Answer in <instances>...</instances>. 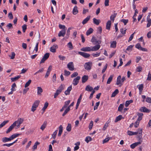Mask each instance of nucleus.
Instances as JSON below:
<instances>
[{"mask_svg": "<svg viewBox=\"0 0 151 151\" xmlns=\"http://www.w3.org/2000/svg\"><path fill=\"white\" fill-rule=\"evenodd\" d=\"M67 45L68 47L71 50L73 48L72 44L70 42H69L68 44Z\"/></svg>", "mask_w": 151, "mask_h": 151, "instance_id": "nucleus-52", "label": "nucleus"}, {"mask_svg": "<svg viewBox=\"0 0 151 151\" xmlns=\"http://www.w3.org/2000/svg\"><path fill=\"white\" fill-rule=\"evenodd\" d=\"M139 111L142 112L149 113L150 111L147 109L145 107H142L139 109Z\"/></svg>", "mask_w": 151, "mask_h": 151, "instance_id": "nucleus-7", "label": "nucleus"}, {"mask_svg": "<svg viewBox=\"0 0 151 151\" xmlns=\"http://www.w3.org/2000/svg\"><path fill=\"white\" fill-rule=\"evenodd\" d=\"M50 54L48 53H46L44 55L43 58L47 60L49 57Z\"/></svg>", "mask_w": 151, "mask_h": 151, "instance_id": "nucleus-53", "label": "nucleus"}, {"mask_svg": "<svg viewBox=\"0 0 151 151\" xmlns=\"http://www.w3.org/2000/svg\"><path fill=\"white\" fill-rule=\"evenodd\" d=\"M15 87H16V84L15 83H14L12 86L11 90H12V91H15Z\"/></svg>", "mask_w": 151, "mask_h": 151, "instance_id": "nucleus-55", "label": "nucleus"}, {"mask_svg": "<svg viewBox=\"0 0 151 151\" xmlns=\"http://www.w3.org/2000/svg\"><path fill=\"white\" fill-rule=\"evenodd\" d=\"M24 121V119L22 118H19L17 121H15L13 123L15 124V126L17 127L15 128L16 129H18L20 125Z\"/></svg>", "mask_w": 151, "mask_h": 151, "instance_id": "nucleus-1", "label": "nucleus"}, {"mask_svg": "<svg viewBox=\"0 0 151 151\" xmlns=\"http://www.w3.org/2000/svg\"><path fill=\"white\" fill-rule=\"evenodd\" d=\"M61 93L58 91L56 90V92L55 93L54 95V98H56L58 95L59 94Z\"/></svg>", "mask_w": 151, "mask_h": 151, "instance_id": "nucleus-58", "label": "nucleus"}, {"mask_svg": "<svg viewBox=\"0 0 151 151\" xmlns=\"http://www.w3.org/2000/svg\"><path fill=\"white\" fill-rule=\"evenodd\" d=\"M15 124L13 123V124L9 127L6 131V133L7 134L9 133L13 129L14 127H15Z\"/></svg>", "mask_w": 151, "mask_h": 151, "instance_id": "nucleus-13", "label": "nucleus"}, {"mask_svg": "<svg viewBox=\"0 0 151 151\" xmlns=\"http://www.w3.org/2000/svg\"><path fill=\"white\" fill-rule=\"evenodd\" d=\"M80 78L81 77L79 76H78L74 78L73 81V84L75 86L77 85L78 83Z\"/></svg>", "mask_w": 151, "mask_h": 151, "instance_id": "nucleus-4", "label": "nucleus"}, {"mask_svg": "<svg viewBox=\"0 0 151 151\" xmlns=\"http://www.w3.org/2000/svg\"><path fill=\"white\" fill-rule=\"evenodd\" d=\"M93 28H90L88 30H87L86 32V35L88 36L92 33L93 32Z\"/></svg>", "mask_w": 151, "mask_h": 151, "instance_id": "nucleus-27", "label": "nucleus"}, {"mask_svg": "<svg viewBox=\"0 0 151 151\" xmlns=\"http://www.w3.org/2000/svg\"><path fill=\"white\" fill-rule=\"evenodd\" d=\"M128 19H122L121 20V21L124 23V25H126L127 24L128 22Z\"/></svg>", "mask_w": 151, "mask_h": 151, "instance_id": "nucleus-54", "label": "nucleus"}, {"mask_svg": "<svg viewBox=\"0 0 151 151\" xmlns=\"http://www.w3.org/2000/svg\"><path fill=\"white\" fill-rule=\"evenodd\" d=\"M88 76H87L84 75L82 78V82L83 83L86 82L88 79Z\"/></svg>", "mask_w": 151, "mask_h": 151, "instance_id": "nucleus-14", "label": "nucleus"}, {"mask_svg": "<svg viewBox=\"0 0 151 151\" xmlns=\"http://www.w3.org/2000/svg\"><path fill=\"white\" fill-rule=\"evenodd\" d=\"M59 27L60 29H63L66 30L67 28L64 25H62L61 24H59Z\"/></svg>", "mask_w": 151, "mask_h": 151, "instance_id": "nucleus-49", "label": "nucleus"}, {"mask_svg": "<svg viewBox=\"0 0 151 151\" xmlns=\"http://www.w3.org/2000/svg\"><path fill=\"white\" fill-rule=\"evenodd\" d=\"M111 21L109 20L106 23V29L108 30L110 29L111 25Z\"/></svg>", "mask_w": 151, "mask_h": 151, "instance_id": "nucleus-19", "label": "nucleus"}, {"mask_svg": "<svg viewBox=\"0 0 151 151\" xmlns=\"http://www.w3.org/2000/svg\"><path fill=\"white\" fill-rule=\"evenodd\" d=\"M119 90L118 89H116L112 93L111 95V97H115L118 93Z\"/></svg>", "mask_w": 151, "mask_h": 151, "instance_id": "nucleus-35", "label": "nucleus"}, {"mask_svg": "<svg viewBox=\"0 0 151 151\" xmlns=\"http://www.w3.org/2000/svg\"><path fill=\"white\" fill-rule=\"evenodd\" d=\"M58 131V130H56L55 132H54L53 133L52 135V138L54 139H55L57 133Z\"/></svg>", "mask_w": 151, "mask_h": 151, "instance_id": "nucleus-50", "label": "nucleus"}, {"mask_svg": "<svg viewBox=\"0 0 151 151\" xmlns=\"http://www.w3.org/2000/svg\"><path fill=\"white\" fill-rule=\"evenodd\" d=\"M128 134L129 135H137L138 134V132H133L132 131H127Z\"/></svg>", "mask_w": 151, "mask_h": 151, "instance_id": "nucleus-30", "label": "nucleus"}, {"mask_svg": "<svg viewBox=\"0 0 151 151\" xmlns=\"http://www.w3.org/2000/svg\"><path fill=\"white\" fill-rule=\"evenodd\" d=\"M48 104H49L47 102H46L45 103L44 105V106L42 109V110L43 111V112H42V114L44 113V112L45 111L48 107Z\"/></svg>", "mask_w": 151, "mask_h": 151, "instance_id": "nucleus-25", "label": "nucleus"}, {"mask_svg": "<svg viewBox=\"0 0 151 151\" xmlns=\"http://www.w3.org/2000/svg\"><path fill=\"white\" fill-rule=\"evenodd\" d=\"M142 68L141 66H139L137 67L136 68V71L137 72H139L142 70Z\"/></svg>", "mask_w": 151, "mask_h": 151, "instance_id": "nucleus-57", "label": "nucleus"}, {"mask_svg": "<svg viewBox=\"0 0 151 151\" xmlns=\"http://www.w3.org/2000/svg\"><path fill=\"white\" fill-rule=\"evenodd\" d=\"M122 118V115H119L117 116L115 120V122H117L118 121L120 120Z\"/></svg>", "mask_w": 151, "mask_h": 151, "instance_id": "nucleus-40", "label": "nucleus"}, {"mask_svg": "<svg viewBox=\"0 0 151 151\" xmlns=\"http://www.w3.org/2000/svg\"><path fill=\"white\" fill-rule=\"evenodd\" d=\"M147 80L149 81H151V74L150 73V72H149L148 74V77L147 79Z\"/></svg>", "mask_w": 151, "mask_h": 151, "instance_id": "nucleus-64", "label": "nucleus"}, {"mask_svg": "<svg viewBox=\"0 0 151 151\" xmlns=\"http://www.w3.org/2000/svg\"><path fill=\"white\" fill-rule=\"evenodd\" d=\"M21 77V76L19 75L15 77L14 78H11V80L12 82H14L18 80L19 78Z\"/></svg>", "mask_w": 151, "mask_h": 151, "instance_id": "nucleus-29", "label": "nucleus"}, {"mask_svg": "<svg viewBox=\"0 0 151 151\" xmlns=\"http://www.w3.org/2000/svg\"><path fill=\"white\" fill-rule=\"evenodd\" d=\"M140 145L139 143L137 142L134 143L130 145V147L131 148L133 149L135 148L136 147Z\"/></svg>", "mask_w": 151, "mask_h": 151, "instance_id": "nucleus-31", "label": "nucleus"}, {"mask_svg": "<svg viewBox=\"0 0 151 151\" xmlns=\"http://www.w3.org/2000/svg\"><path fill=\"white\" fill-rule=\"evenodd\" d=\"M37 94L39 95H41V93L43 91L42 89L40 87H37Z\"/></svg>", "mask_w": 151, "mask_h": 151, "instance_id": "nucleus-23", "label": "nucleus"}, {"mask_svg": "<svg viewBox=\"0 0 151 151\" xmlns=\"http://www.w3.org/2000/svg\"><path fill=\"white\" fill-rule=\"evenodd\" d=\"M91 47H87L81 48V50L84 52H88L91 51Z\"/></svg>", "mask_w": 151, "mask_h": 151, "instance_id": "nucleus-11", "label": "nucleus"}, {"mask_svg": "<svg viewBox=\"0 0 151 151\" xmlns=\"http://www.w3.org/2000/svg\"><path fill=\"white\" fill-rule=\"evenodd\" d=\"M31 81H32L31 80H29L28 81L25 83L24 86V87L25 88H26L28 87L31 83Z\"/></svg>", "mask_w": 151, "mask_h": 151, "instance_id": "nucleus-48", "label": "nucleus"}, {"mask_svg": "<svg viewBox=\"0 0 151 151\" xmlns=\"http://www.w3.org/2000/svg\"><path fill=\"white\" fill-rule=\"evenodd\" d=\"M40 143L38 142L37 141L36 142L35 144L32 147V149L33 150H35L37 149V145H39Z\"/></svg>", "mask_w": 151, "mask_h": 151, "instance_id": "nucleus-46", "label": "nucleus"}, {"mask_svg": "<svg viewBox=\"0 0 151 151\" xmlns=\"http://www.w3.org/2000/svg\"><path fill=\"white\" fill-rule=\"evenodd\" d=\"M91 18L90 16H88L86 18L84 19L82 21V23L83 24H86L90 20Z\"/></svg>", "mask_w": 151, "mask_h": 151, "instance_id": "nucleus-16", "label": "nucleus"}, {"mask_svg": "<svg viewBox=\"0 0 151 151\" xmlns=\"http://www.w3.org/2000/svg\"><path fill=\"white\" fill-rule=\"evenodd\" d=\"M71 130V124L68 123L66 127V130L68 132H70Z\"/></svg>", "mask_w": 151, "mask_h": 151, "instance_id": "nucleus-41", "label": "nucleus"}, {"mask_svg": "<svg viewBox=\"0 0 151 151\" xmlns=\"http://www.w3.org/2000/svg\"><path fill=\"white\" fill-rule=\"evenodd\" d=\"M70 100H68V101H66L65 102V104L63 106L64 107H65V108H67L68 105L70 103Z\"/></svg>", "mask_w": 151, "mask_h": 151, "instance_id": "nucleus-47", "label": "nucleus"}, {"mask_svg": "<svg viewBox=\"0 0 151 151\" xmlns=\"http://www.w3.org/2000/svg\"><path fill=\"white\" fill-rule=\"evenodd\" d=\"M91 47V51H96L98 50L100 48V45H98L94 47Z\"/></svg>", "mask_w": 151, "mask_h": 151, "instance_id": "nucleus-9", "label": "nucleus"}, {"mask_svg": "<svg viewBox=\"0 0 151 151\" xmlns=\"http://www.w3.org/2000/svg\"><path fill=\"white\" fill-rule=\"evenodd\" d=\"M58 48V45H54L50 48V51L53 53H55L56 52V49Z\"/></svg>", "mask_w": 151, "mask_h": 151, "instance_id": "nucleus-8", "label": "nucleus"}, {"mask_svg": "<svg viewBox=\"0 0 151 151\" xmlns=\"http://www.w3.org/2000/svg\"><path fill=\"white\" fill-rule=\"evenodd\" d=\"M117 13H114L112 14L110 17V19L111 20H112L113 22L114 20L115 17H116Z\"/></svg>", "mask_w": 151, "mask_h": 151, "instance_id": "nucleus-33", "label": "nucleus"}, {"mask_svg": "<svg viewBox=\"0 0 151 151\" xmlns=\"http://www.w3.org/2000/svg\"><path fill=\"white\" fill-rule=\"evenodd\" d=\"M138 138V142H137L140 144L142 142V135H138L137 137Z\"/></svg>", "mask_w": 151, "mask_h": 151, "instance_id": "nucleus-38", "label": "nucleus"}, {"mask_svg": "<svg viewBox=\"0 0 151 151\" xmlns=\"http://www.w3.org/2000/svg\"><path fill=\"white\" fill-rule=\"evenodd\" d=\"M78 8L77 6H75L74 7L72 13L74 15H76L78 13Z\"/></svg>", "mask_w": 151, "mask_h": 151, "instance_id": "nucleus-21", "label": "nucleus"}, {"mask_svg": "<svg viewBox=\"0 0 151 151\" xmlns=\"http://www.w3.org/2000/svg\"><path fill=\"white\" fill-rule=\"evenodd\" d=\"M59 133L58 134V137H60L63 132V127L62 125H60L59 127Z\"/></svg>", "mask_w": 151, "mask_h": 151, "instance_id": "nucleus-20", "label": "nucleus"}, {"mask_svg": "<svg viewBox=\"0 0 151 151\" xmlns=\"http://www.w3.org/2000/svg\"><path fill=\"white\" fill-rule=\"evenodd\" d=\"M66 33L65 30L62 29L60 31L58 34V36L59 37L61 36L64 37Z\"/></svg>", "mask_w": 151, "mask_h": 151, "instance_id": "nucleus-10", "label": "nucleus"}, {"mask_svg": "<svg viewBox=\"0 0 151 151\" xmlns=\"http://www.w3.org/2000/svg\"><path fill=\"white\" fill-rule=\"evenodd\" d=\"M93 88L89 85L87 86L85 88V90L88 91H93Z\"/></svg>", "mask_w": 151, "mask_h": 151, "instance_id": "nucleus-22", "label": "nucleus"}, {"mask_svg": "<svg viewBox=\"0 0 151 151\" xmlns=\"http://www.w3.org/2000/svg\"><path fill=\"white\" fill-rule=\"evenodd\" d=\"M92 63L91 62H88L85 63L84 65L85 68L87 70H90L91 68V65Z\"/></svg>", "mask_w": 151, "mask_h": 151, "instance_id": "nucleus-5", "label": "nucleus"}, {"mask_svg": "<svg viewBox=\"0 0 151 151\" xmlns=\"http://www.w3.org/2000/svg\"><path fill=\"white\" fill-rule=\"evenodd\" d=\"M67 67L70 70H73L74 69L73 63V62H71L68 63L67 65Z\"/></svg>", "mask_w": 151, "mask_h": 151, "instance_id": "nucleus-3", "label": "nucleus"}, {"mask_svg": "<svg viewBox=\"0 0 151 151\" xmlns=\"http://www.w3.org/2000/svg\"><path fill=\"white\" fill-rule=\"evenodd\" d=\"M79 54L81 55L85 58H87L90 56V55L87 53L82 52H78Z\"/></svg>", "mask_w": 151, "mask_h": 151, "instance_id": "nucleus-6", "label": "nucleus"}, {"mask_svg": "<svg viewBox=\"0 0 151 151\" xmlns=\"http://www.w3.org/2000/svg\"><path fill=\"white\" fill-rule=\"evenodd\" d=\"M124 107V105L123 104H120L118 108V111L120 112L122 111Z\"/></svg>", "mask_w": 151, "mask_h": 151, "instance_id": "nucleus-36", "label": "nucleus"}, {"mask_svg": "<svg viewBox=\"0 0 151 151\" xmlns=\"http://www.w3.org/2000/svg\"><path fill=\"white\" fill-rule=\"evenodd\" d=\"M100 104V102L99 101L96 103V105L94 107V110H95L98 109V107Z\"/></svg>", "mask_w": 151, "mask_h": 151, "instance_id": "nucleus-59", "label": "nucleus"}, {"mask_svg": "<svg viewBox=\"0 0 151 151\" xmlns=\"http://www.w3.org/2000/svg\"><path fill=\"white\" fill-rule=\"evenodd\" d=\"M93 22L94 24L98 25L101 22V21L100 19H98L95 18H93Z\"/></svg>", "mask_w": 151, "mask_h": 151, "instance_id": "nucleus-17", "label": "nucleus"}, {"mask_svg": "<svg viewBox=\"0 0 151 151\" xmlns=\"http://www.w3.org/2000/svg\"><path fill=\"white\" fill-rule=\"evenodd\" d=\"M91 42L93 43H94L95 44H96L99 43V41H97L95 37H93L91 39Z\"/></svg>", "mask_w": 151, "mask_h": 151, "instance_id": "nucleus-34", "label": "nucleus"}, {"mask_svg": "<svg viewBox=\"0 0 151 151\" xmlns=\"http://www.w3.org/2000/svg\"><path fill=\"white\" fill-rule=\"evenodd\" d=\"M149 17L150 16L148 15L147 17V21L148 22L147 25V27H149L151 25V19H148V18H150Z\"/></svg>", "mask_w": 151, "mask_h": 151, "instance_id": "nucleus-26", "label": "nucleus"}, {"mask_svg": "<svg viewBox=\"0 0 151 151\" xmlns=\"http://www.w3.org/2000/svg\"><path fill=\"white\" fill-rule=\"evenodd\" d=\"M116 41H113L111 43L110 47L112 48H115L116 47Z\"/></svg>", "mask_w": 151, "mask_h": 151, "instance_id": "nucleus-39", "label": "nucleus"}, {"mask_svg": "<svg viewBox=\"0 0 151 151\" xmlns=\"http://www.w3.org/2000/svg\"><path fill=\"white\" fill-rule=\"evenodd\" d=\"M137 115L138 116V117L137 120L140 122L142 119V116L143 115V114L142 113H138L137 114Z\"/></svg>", "mask_w": 151, "mask_h": 151, "instance_id": "nucleus-28", "label": "nucleus"}, {"mask_svg": "<svg viewBox=\"0 0 151 151\" xmlns=\"http://www.w3.org/2000/svg\"><path fill=\"white\" fill-rule=\"evenodd\" d=\"M9 122V120L4 121L0 124V129L2 128Z\"/></svg>", "mask_w": 151, "mask_h": 151, "instance_id": "nucleus-37", "label": "nucleus"}, {"mask_svg": "<svg viewBox=\"0 0 151 151\" xmlns=\"http://www.w3.org/2000/svg\"><path fill=\"white\" fill-rule=\"evenodd\" d=\"M65 88V85L64 84H61L57 90L59 92L61 93Z\"/></svg>", "mask_w": 151, "mask_h": 151, "instance_id": "nucleus-15", "label": "nucleus"}, {"mask_svg": "<svg viewBox=\"0 0 151 151\" xmlns=\"http://www.w3.org/2000/svg\"><path fill=\"white\" fill-rule=\"evenodd\" d=\"M44 70V69L43 68H42L41 69H40L39 70H38L34 74V75H35L37 74V73H42V72Z\"/></svg>", "mask_w": 151, "mask_h": 151, "instance_id": "nucleus-61", "label": "nucleus"}, {"mask_svg": "<svg viewBox=\"0 0 151 151\" xmlns=\"http://www.w3.org/2000/svg\"><path fill=\"white\" fill-rule=\"evenodd\" d=\"M46 124L47 122H44L43 124L41 126V127L40 129H41L42 131L46 127Z\"/></svg>", "mask_w": 151, "mask_h": 151, "instance_id": "nucleus-43", "label": "nucleus"}, {"mask_svg": "<svg viewBox=\"0 0 151 151\" xmlns=\"http://www.w3.org/2000/svg\"><path fill=\"white\" fill-rule=\"evenodd\" d=\"M72 89V86H70L68 87L67 89L65 92V94L66 95H69L70 94V91Z\"/></svg>", "mask_w": 151, "mask_h": 151, "instance_id": "nucleus-12", "label": "nucleus"}, {"mask_svg": "<svg viewBox=\"0 0 151 151\" xmlns=\"http://www.w3.org/2000/svg\"><path fill=\"white\" fill-rule=\"evenodd\" d=\"M143 84H141L139 86V87H138L139 89V91L140 92H142L143 90Z\"/></svg>", "mask_w": 151, "mask_h": 151, "instance_id": "nucleus-51", "label": "nucleus"}, {"mask_svg": "<svg viewBox=\"0 0 151 151\" xmlns=\"http://www.w3.org/2000/svg\"><path fill=\"white\" fill-rule=\"evenodd\" d=\"M133 102L132 100H130L129 101H127L125 104V106L126 107H127L130 104Z\"/></svg>", "mask_w": 151, "mask_h": 151, "instance_id": "nucleus-42", "label": "nucleus"}, {"mask_svg": "<svg viewBox=\"0 0 151 151\" xmlns=\"http://www.w3.org/2000/svg\"><path fill=\"white\" fill-rule=\"evenodd\" d=\"M70 109L69 108V107H68L65 110L64 112L62 114L63 116H64L70 110Z\"/></svg>", "mask_w": 151, "mask_h": 151, "instance_id": "nucleus-44", "label": "nucleus"}, {"mask_svg": "<svg viewBox=\"0 0 151 151\" xmlns=\"http://www.w3.org/2000/svg\"><path fill=\"white\" fill-rule=\"evenodd\" d=\"M114 77L113 75H111L110 77L108 79L107 82V83L108 84H110L111 82L112 81V80L113 78Z\"/></svg>", "mask_w": 151, "mask_h": 151, "instance_id": "nucleus-32", "label": "nucleus"}, {"mask_svg": "<svg viewBox=\"0 0 151 151\" xmlns=\"http://www.w3.org/2000/svg\"><path fill=\"white\" fill-rule=\"evenodd\" d=\"M22 31L24 32H25L27 29V25L25 24L22 26Z\"/></svg>", "mask_w": 151, "mask_h": 151, "instance_id": "nucleus-56", "label": "nucleus"}, {"mask_svg": "<svg viewBox=\"0 0 151 151\" xmlns=\"http://www.w3.org/2000/svg\"><path fill=\"white\" fill-rule=\"evenodd\" d=\"M121 76H119L117 79V81L116 83V84L117 85H119L120 84H121L120 86H121L122 85V83H121Z\"/></svg>", "mask_w": 151, "mask_h": 151, "instance_id": "nucleus-18", "label": "nucleus"}, {"mask_svg": "<svg viewBox=\"0 0 151 151\" xmlns=\"http://www.w3.org/2000/svg\"><path fill=\"white\" fill-rule=\"evenodd\" d=\"M40 103V101L39 100H36L34 102L32 106L31 109L32 111L34 112L36 110V108L38 106Z\"/></svg>", "mask_w": 151, "mask_h": 151, "instance_id": "nucleus-2", "label": "nucleus"}, {"mask_svg": "<svg viewBox=\"0 0 151 151\" xmlns=\"http://www.w3.org/2000/svg\"><path fill=\"white\" fill-rule=\"evenodd\" d=\"M93 126V122L91 121L90 123L89 124V128L90 129H91L92 128V127Z\"/></svg>", "mask_w": 151, "mask_h": 151, "instance_id": "nucleus-63", "label": "nucleus"}, {"mask_svg": "<svg viewBox=\"0 0 151 151\" xmlns=\"http://www.w3.org/2000/svg\"><path fill=\"white\" fill-rule=\"evenodd\" d=\"M70 73L69 71H67L66 70H64V75L65 76H69Z\"/></svg>", "mask_w": 151, "mask_h": 151, "instance_id": "nucleus-62", "label": "nucleus"}, {"mask_svg": "<svg viewBox=\"0 0 151 151\" xmlns=\"http://www.w3.org/2000/svg\"><path fill=\"white\" fill-rule=\"evenodd\" d=\"M92 140V138L90 136H88L86 137L85 139V141L87 143H88L89 142L91 141Z\"/></svg>", "mask_w": 151, "mask_h": 151, "instance_id": "nucleus-45", "label": "nucleus"}, {"mask_svg": "<svg viewBox=\"0 0 151 151\" xmlns=\"http://www.w3.org/2000/svg\"><path fill=\"white\" fill-rule=\"evenodd\" d=\"M2 141L4 142H6L9 141H11L10 137L9 138L6 137H3L2 139Z\"/></svg>", "mask_w": 151, "mask_h": 151, "instance_id": "nucleus-24", "label": "nucleus"}, {"mask_svg": "<svg viewBox=\"0 0 151 151\" xmlns=\"http://www.w3.org/2000/svg\"><path fill=\"white\" fill-rule=\"evenodd\" d=\"M78 75V73L77 72H75L73 73L71 76V77L72 78H73L74 77H75L76 76H77Z\"/></svg>", "mask_w": 151, "mask_h": 151, "instance_id": "nucleus-60", "label": "nucleus"}]
</instances>
